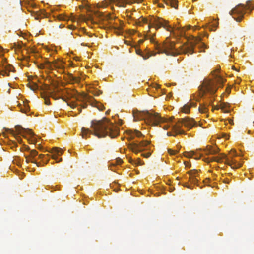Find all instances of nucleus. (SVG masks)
<instances>
[{
	"instance_id": "64",
	"label": "nucleus",
	"mask_w": 254,
	"mask_h": 254,
	"mask_svg": "<svg viewBox=\"0 0 254 254\" xmlns=\"http://www.w3.org/2000/svg\"><path fill=\"white\" fill-rule=\"evenodd\" d=\"M211 30H214V29H213L212 28L210 29Z\"/></svg>"
},
{
	"instance_id": "39",
	"label": "nucleus",
	"mask_w": 254,
	"mask_h": 254,
	"mask_svg": "<svg viewBox=\"0 0 254 254\" xmlns=\"http://www.w3.org/2000/svg\"><path fill=\"white\" fill-rule=\"evenodd\" d=\"M58 19L60 20H65L66 19V17L63 15H59L58 16Z\"/></svg>"
},
{
	"instance_id": "29",
	"label": "nucleus",
	"mask_w": 254,
	"mask_h": 254,
	"mask_svg": "<svg viewBox=\"0 0 254 254\" xmlns=\"http://www.w3.org/2000/svg\"><path fill=\"white\" fill-rule=\"evenodd\" d=\"M69 79L74 82H78L80 81L79 78L78 77L74 76L72 74L70 73L68 74Z\"/></svg>"
},
{
	"instance_id": "41",
	"label": "nucleus",
	"mask_w": 254,
	"mask_h": 254,
	"mask_svg": "<svg viewBox=\"0 0 254 254\" xmlns=\"http://www.w3.org/2000/svg\"><path fill=\"white\" fill-rule=\"evenodd\" d=\"M136 53L137 55H140L142 57L143 52L140 49H136Z\"/></svg>"
},
{
	"instance_id": "2",
	"label": "nucleus",
	"mask_w": 254,
	"mask_h": 254,
	"mask_svg": "<svg viewBox=\"0 0 254 254\" xmlns=\"http://www.w3.org/2000/svg\"><path fill=\"white\" fill-rule=\"evenodd\" d=\"M91 129L83 127L81 133L83 138H86L88 134H92L98 138L105 137L107 136L115 138L119 133V128L109 119L106 118L101 120H93L91 122Z\"/></svg>"
},
{
	"instance_id": "60",
	"label": "nucleus",
	"mask_w": 254,
	"mask_h": 254,
	"mask_svg": "<svg viewBox=\"0 0 254 254\" xmlns=\"http://www.w3.org/2000/svg\"><path fill=\"white\" fill-rule=\"evenodd\" d=\"M139 42H140V43H143V40H139Z\"/></svg>"
},
{
	"instance_id": "44",
	"label": "nucleus",
	"mask_w": 254,
	"mask_h": 254,
	"mask_svg": "<svg viewBox=\"0 0 254 254\" xmlns=\"http://www.w3.org/2000/svg\"><path fill=\"white\" fill-rule=\"evenodd\" d=\"M151 155V153L150 152H148L146 154H142L141 155L144 157L148 158Z\"/></svg>"
},
{
	"instance_id": "16",
	"label": "nucleus",
	"mask_w": 254,
	"mask_h": 254,
	"mask_svg": "<svg viewBox=\"0 0 254 254\" xmlns=\"http://www.w3.org/2000/svg\"><path fill=\"white\" fill-rule=\"evenodd\" d=\"M62 91V89L57 87L54 88L53 91L50 92V96L55 100L59 99L60 98L62 99L65 101V99L62 97L60 95V92Z\"/></svg>"
},
{
	"instance_id": "30",
	"label": "nucleus",
	"mask_w": 254,
	"mask_h": 254,
	"mask_svg": "<svg viewBox=\"0 0 254 254\" xmlns=\"http://www.w3.org/2000/svg\"><path fill=\"white\" fill-rule=\"evenodd\" d=\"M194 154L195 153L193 151L185 152L184 153V156L188 158L192 157Z\"/></svg>"
},
{
	"instance_id": "19",
	"label": "nucleus",
	"mask_w": 254,
	"mask_h": 254,
	"mask_svg": "<svg viewBox=\"0 0 254 254\" xmlns=\"http://www.w3.org/2000/svg\"><path fill=\"white\" fill-rule=\"evenodd\" d=\"M196 103L194 102L188 103L185 104L181 109L182 111L185 113H189L190 109L191 107H196Z\"/></svg>"
},
{
	"instance_id": "3",
	"label": "nucleus",
	"mask_w": 254,
	"mask_h": 254,
	"mask_svg": "<svg viewBox=\"0 0 254 254\" xmlns=\"http://www.w3.org/2000/svg\"><path fill=\"white\" fill-rule=\"evenodd\" d=\"M214 77L213 80H205L199 87L202 96L207 93L213 95L218 89L217 86L220 87L224 82V80L217 74H214Z\"/></svg>"
},
{
	"instance_id": "42",
	"label": "nucleus",
	"mask_w": 254,
	"mask_h": 254,
	"mask_svg": "<svg viewBox=\"0 0 254 254\" xmlns=\"http://www.w3.org/2000/svg\"><path fill=\"white\" fill-rule=\"evenodd\" d=\"M230 154L232 156H235L237 155V153L235 150H231L230 152Z\"/></svg>"
},
{
	"instance_id": "51",
	"label": "nucleus",
	"mask_w": 254,
	"mask_h": 254,
	"mask_svg": "<svg viewBox=\"0 0 254 254\" xmlns=\"http://www.w3.org/2000/svg\"><path fill=\"white\" fill-rule=\"evenodd\" d=\"M87 106V104L86 103H83V104L81 106V107L83 108H86Z\"/></svg>"
},
{
	"instance_id": "7",
	"label": "nucleus",
	"mask_w": 254,
	"mask_h": 254,
	"mask_svg": "<svg viewBox=\"0 0 254 254\" xmlns=\"http://www.w3.org/2000/svg\"><path fill=\"white\" fill-rule=\"evenodd\" d=\"M3 49L0 47V75L2 76L10 75L9 73L13 71V67L7 64L6 59L3 57V54L2 53Z\"/></svg>"
},
{
	"instance_id": "6",
	"label": "nucleus",
	"mask_w": 254,
	"mask_h": 254,
	"mask_svg": "<svg viewBox=\"0 0 254 254\" xmlns=\"http://www.w3.org/2000/svg\"><path fill=\"white\" fill-rule=\"evenodd\" d=\"M149 28L154 27L156 29H158L160 27H162L166 29L167 31H172L174 30H178L180 32V34H183L184 31L183 29L178 26H175V27H172L171 26L168 24L166 21L163 20L161 18H152L148 26Z\"/></svg>"
},
{
	"instance_id": "23",
	"label": "nucleus",
	"mask_w": 254,
	"mask_h": 254,
	"mask_svg": "<svg viewBox=\"0 0 254 254\" xmlns=\"http://www.w3.org/2000/svg\"><path fill=\"white\" fill-rule=\"evenodd\" d=\"M220 108L224 113H229L230 111L229 106L227 103H222L220 105Z\"/></svg>"
},
{
	"instance_id": "40",
	"label": "nucleus",
	"mask_w": 254,
	"mask_h": 254,
	"mask_svg": "<svg viewBox=\"0 0 254 254\" xmlns=\"http://www.w3.org/2000/svg\"><path fill=\"white\" fill-rule=\"evenodd\" d=\"M122 162H123V161L121 158H118L116 160V164H117L118 165L121 164L122 163Z\"/></svg>"
},
{
	"instance_id": "61",
	"label": "nucleus",
	"mask_w": 254,
	"mask_h": 254,
	"mask_svg": "<svg viewBox=\"0 0 254 254\" xmlns=\"http://www.w3.org/2000/svg\"><path fill=\"white\" fill-rule=\"evenodd\" d=\"M190 27H191V26H188V29H190Z\"/></svg>"
},
{
	"instance_id": "26",
	"label": "nucleus",
	"mask_w": 254,
	"mask_h": 254,
	"mask_svg": "<svg viewBox=\"0 0 254 254\" xmlns=\"http://www.w3.org/2000/svg\"><path fill=\"white\" fill-rule=\"evenodd\" d=\"M163 119H164L165 120V121L164 122H161L158 124H157L156 125H158V124H160V127H162L164 130H167L169 127H170V125H168V124H166V125H162V124L163 123H168L169 122V120L166 118H163L162 117Z\"/></svg>"
},
{
	"instance_id": "49",
	"label": "nucleus",
	"mask_w": 254,
	"mask_h": 254,
	"mask_svg": "<svg viewBox=\"0 0 254 254\" xmlns=\"http://www.w3.org/2000/svg\"><path fill=\"white\" fill-rule=\"evenodd\" d=\"M241 79L240 78H238L236 81H235V83L236 84H240V83L241 82Z\"/></svg>"
},
{
	"instance_id": "63",
	"label": "nucleus",
	"mask_w": 254,
	"mask_h": 254,
	"mask_svg": "<svg viewBox=\"0 0 254 254\" xmlns=\"http://www.w3.org/2000/svg\"><path fill=\"white\" fill-rule=\"evenodd\" d=\"M108 113H109V111H107L106 112V114H108Z\"/></svg>"
},
{
	"instance_id": "62",
	"label": "nucleus",
	"mask_w": 254,
	"mask_h": 254,
	"mask_svg": "<svg viewBox=\"0 0 254 254\" xmlns=\"http://www.w3.org/2000/svg\"><path fill=\"white\" fill-rule=\"evenodd\" d=\"M233 69L236 70V69H235V68L234 66H233Z\"/></svg>"
},
{
	"instance_id": "54",
	"label": "nucleus",
	"mask_w": 254,
	"mask_h": 254,
	"mask_svg": "<svg viewBox=\"0 0 254 254\" xmlns=\"http://www.w3.org/2000/svg\"><path fill=\"white\" fill-rule=\"evenodd\" d=\"M142 20L143 21L144 23H147V20L146 19H143Z\"/></svg>"
},
{
	"instance_id": "10",
	"label": "nucleus",
	"mask_w": 254,
	"mask_h": 254,
	"mask_svg": "<svg viewBox=\"0 0 254 254\" xmlns=\"http://www.w3.org/2000/svg\"><path fill=\"white\" fill-rule=\"evenodd\" d=\"M135 2H136L135 0L132 1L130 0H104L97 5L99 8L106 7L110 4L114 3L117 6L125 7L127 4H131Z\"/></svg>"
},
{
	"instance_id": "37",
	"label": "nucleus",
	"mask_w": 254,
	"mask_h": 254,
	"mask_svg": "<svg viewBox=\"0 0 254 254\" xmlns=\"http://www.w3.org/2000/svg\"><path fill=\"white\" fill-rule=\"evenodd\" d=\"M68 105L70 106L72 108H75L77 106V104L75 102H70L68 103Z\"/></svg>"
},
{
	"instance_id": "46",
	"label": "nucleus",
	"mask_w": 254,
	"mask_h": 254,
	"mask_svg": "<svg viewBox=\"0 0 254 254\" xmlns=\"http://www.w3.org/2000/svg\"><path fill=\"white\" fill-rule=\"evenodd\" d=\"M168 152H169V153L170 154H171V155L175 154V153H176L175 151H174V150H172V149H169V150H168Z\"/></svg>"
},
{
	"instance_id": "27",
	"label": "nucleus",
	"mask_w": 254,
	"mask_h": 254,
	"mask_svg": "<svg viewBox=\"0 0 254 254\" xmlns=\"http://www.w3.org/2000/svg\"><path fill=\"white\" fill-rule=\"evenodd\" d=\"M8 131H9V132L15 137L16 140H17V141L18 143H22V140L21 138L20 137L18 136V135H15L14 132V131L13 130L8 129Z\"/></svg>"
},
{
	"instance_id": "25",
	"label": "nucleus",
	"mask_w": 254,
	"mask_h": 254,
	"mask_svg": "<svg viewBox=\"0 0 254 254\" xmlns=\"http://www.w3.org/2000/svg\"><path fill=\"white\" fill-rule=\"evenodd\" d=\"M24 156L26 158V162L27 163L31 162V163L36 164L37 166H40V163H38L36 160H33L32 159H31L29 157V156L24 155Z\"/></svg>"
},
{
	"instance_id": "21",
	"label": "nucleus",
	"mask_w": 254,
	"mask_h": 254,
	"mask_svg": "<svg viewBox=\"0 0 254 254\" xmlns=\"http://www.w3.org/2000/svg\"><path fill=\"white\" fill-rule=\"evenodd\" d=\"M167 5H170L172 7L175 9L177 8V0H163Z\"/></svg>"
},
{
	"instance_id": "43",
	"label": "nucleus",
	"mask_w": 254,
	"mask_h": 254,
	"mask_svg": "<svg viewBox=\"0 0 254 254\" xmlns=\"http://www.w3.org/2000/svg\"><path fill=\"white\" fill-rule=\"evenodd\" d=\"M134 164L137 165H141L142 164L141 160L140 159H138L137 161H135Z\"/></svg>"
},
{
	"instance_id": "4",
	"label": "nucleus",
	"mask_w": 254,
	"mask_h": 254,
	"mask_svg": "<svg viewBox=\"0 0 254 254\" xmlns=\"http://www.w3.org/2000/svg\"><path fill=\"white\" fill-rule=\"evenodd\" d=\"M133 117L134 121L144 120L147 122H149L153 125L165 121L159 115L153 111L149 112L148 111H133Z\"/></svg>"
},
{
	"instance_id": "11",
	"label": "nucleus",
	"mask_w": 254,
	"mask_h": 254,
	"mask_svg": "<svg viewBox=\"0 0 254 254\" xmlns=\"http://www.w3.org/2000/svg\"><path fill=\"white\" fill-rule=\"evenodd\" d=\"M149 144L150 142L146 140H143L140 142L135 141L130 144V148L135 153H138L145 149Z\"/></svg>"
},
{
	"instance_id": "48",
	"label": "nucleus",
	"mask_w": 254,
	"mask_h": 254,
	"mask_svg": "<svg viewBox=\"0 0 254 254\" xmlns=\"http://www.w3.org/2000/svg\"><path fill=\"white\" fill-rule=\"evenodd\" d=\"M23 149L25 150H27V151H30V148L29 147L27 146H24L23 147Z\"/></svg>"
},
{
	"instance_id": "24",
	"label": "nucleus",
	"mask_w": 254,
	"mask_h": 254,
	"mask_svg": "<svg viewBox=\"0 0 254 254\" xmlns=\"http://www.w3.org/2000/svg\"><path fill=\"white\" fill-rule=\"evenodd\" d=\"M198 110L201 113H206L208 111L207 106L204 104H200Z\"/></svg>"
},
{
	"instance_id": "53",
	"label": "nucleus",
	"mask_w": 254,
	"mask_h": 254,
	"mask_svg": "<svg viewBox=\"0 0 254 254\" xmlns=\"http://www.w3.org/2000/svg\"><path fill=\"white\" fill-rule=\"evenodd\" d=\"M75 28V26H73V25H69V28L70 29H73V28Z\"/></svg>"
},
{
	"instance_id": "31",
	"label": "nucleus",
	"mask_w": 254,
	"mask_h": 254,
	"mask_svg": "<svg viewBox=\"0 0 254 254\" xmlns=\"http://www.w3.org/2000/svg\"><path fill=\"white\" fill-rule=\"evenodd\" d=\"M117 21H118V22H119L120 23V25L118 26L117 23L116 22L115 24H116V26L115 27V28L119 31H121L123 29V26L122 25V23L119 20H117Z\"/></svg>"
},
{
	"instance_id": "8",
	"label": "nucleus",
	"mask_w": 254,
	"mask_h": 254,
	"mask_svg": "<svg viewBox=\"0 0 254 254\" xmlns=\"http://www.w3.org/2000/svg\"><path fill=\"white\" fill-rule=\"evenodd\" d=\"M223 159H225V163L230 166L233 169L238 168L242 166V164L237 163V162L233 159H230L227 157V156L224 154H221L219 156L212 157L211 158H206L205 161L208 162L215 161L218 163L221 162Z\"/></svg>"
},
{
	"instance_id": "9",
	"label": "nucleus",
	"mask_w": 254,
	"mask_h": 254,
	"mask_svg": "<svg viewBox=\"0 0 254 254\" xmlns=\"http://www.w3.org/2000/svg\"><path fill=\"white\" fill-rule=\"evenodd\" d=\"M15 128L19 134H21L24 137L27 138L30 143L35 144L36 143L34 134L31 129L24 128L20 125H16Z\"/></svg>"
},
{
	"instance_id": "47",
	"label": "nucleus",
	"mask_w": 254,
	"mask_h": 254,
	"mask_svg": "<svg viewBox=\"0 0 254 254\" xmlns=\"http://www.w3.org/2000/svg\"><path fill=\"white\" fill-rule=\"evenodd\" d=\"M223 182L226 183V184H228L230 182V180H229V179H228L227 178H226V179H224Z\"/></svg>"
},
{
	"instance_id": "34",
	"label": "nucleus",
	"mask_w": 254,
	"mask_h": 254,
	"mask_svg": "<svg viewBox=\"0 0 254 254\" xmlns=\"http://www.w3.org/2000/svg\"><path fill=\"white\" fill-rule=\"evenodd\" d=\"M30 88L32 90L35 91V90L38 89V85L35 83H32L30 85Z\"/></svg>"
},
{
	"instance_id": "13",
	"label": "nucleus",
	"mask_w": 254,
	"mask_h": 254,
	"mask_svg": "<svg viewBox=\"0 0 254 254\" xmlns=\"http://www.w3.org/2000/svg\"><path fill=\"white\" fill-rule=\"evenodd\" d=\"M245 7L242 5H238L234 9H233L230 12L231 15L233 14H238L239 16L237 18H236L234 16H233L234 19H235L237 21L240 22L241 21L243 16L245 13Z\"/></svg>"
},
{
	"instance_id": "14",
	"label": "nucleus",
	"mask_w": 254,
	"mask_h": 254,
	"mask_svg": "<svg viewBox=\"0 0 254 254\" xmlns=\"http://www.w3.org/2000/svg\"><path fill=\"white\" fill-rule=\"evenodd\" d=\"M188 173L190 175L189 181L191 183L198 186L199 185L197 184L198 180L197 178L198 176V171L196 170H191L188 172Z\"/></svg>"
},
{
	"instance_id": "57",
	"label": "nucleus",
	"mask_w": 254,
	"mask_h": 254,
	"mask_svg": "<svg viewBox=\"0 0 254 254\" xmlns=\"http://www.w3.org/2000/svg\"><path fill=\"white\" fill-rule=\"evenodd\" d=\"M44 65H43V64H40V68H44Z\"/></svg>"
},
{
	"instance_id": "15",
	"label": "nucleus",
	"mask_w": 254,
	"mask_h": 254,
	"mask_svg": "<svg viewBox=\"0 0 254 254\" xmlns=\"http://www.w3.org/2000/svg\"><path fill=\"white\" fill-rule=\"evenodd\" d=\"M47 64L48 65V67L50 68L54 67L61 70V71H63L64 68V64L62 62L55 61L53 64H51L50 62H47Z\"/></svg>"
},
{
	"instance_id": "55",
	"label": "nucleus",
	"mask_w": 254,
	"mask_h": 254,
	"mask_svg": "<svg viewBox=\"0 0 254 254\" xmlns=\"http://www.w3.org/2000/svg\"><path fill=\"white\" fill-rule=\"evenodd\" d=\"M12 143L13 144V146L16 147L17 146V144L15 142H13Z\"/></svg>"
},
{
	"instance_id": "56",
	"label": "nucleus",
	"mask_w": 254,
	"mask_h": 254,
	"mask_svg": "<svg viewBox=\"0 0 254 254\" xmlns=\"http://www.w3.org/2000/svg\"><path fill=\"white\" fill-rule=\"evenodd\" d=\"M77 109L79 111V113L81 112V107L78 108Z\"/></svg>"
},
{
	"instance_id": "5",
	"label": "nucleus",
	"mask_w": 254,
	"mask_h": 254,
	"mask_svg": "<svg viewBox=\"0 0 254 254\" xmlns=\"http://www.w3.org/2000/svg\"><path fill=\"white\" fill-rule=\"evenodd\" d=\"M196 124V122H195L192 118H190L188 117L179 119L177 122L176 123V124L172 127V129L175 134H173L170 132H168L167 133V135L168 136H175L177 134H185V131L181 129V127L183 126L189 129H190L193 127L195 126Z\"/></svg>"
},
{
	"instance_id": "33",
	"label": "nucleus",
	"mask_w": 254,
	"mask_h": 254,
	"mask_svg": "<svg viewBox=\"0 0 254 254\" xmlns=\"http://www.w3.org/2000/svg\"><path fill=\"white\" fill-rule=\"evenodd\" d=\"M32 16L34 17L35 19L38 20L40 18V14L38 12H34L32 14Z\"/></svg>"
},
{
	"instance_id": "17",
	"label": "nucleus",
	"mask_w": 254,
	"mask_h": 254,
	"mask_svg": "<svg viewBox=\"0 0 254 254\" xmlns=\"http://www.w3.org/2000/svg\"><path fill=\"white\" fill-rule=\"evenodd\" d=\"M50 152L53 154L52 158L55 160L57 162H59L62 160V159L61 158L60 160L57 161V156L60 155L62 154V149L58 147H54L51 149Z\"/></svg>"
},
{
	"instance_id": "20",
	"label": "nucleus",
	"mask_w": 254,
	"mask_h": 254,
	"mask_svg": "<svg viewBox=\"0 0 254 254\" xmlns=\"http://www.w3.org/2000/svg\"><path fill=\"white\" fill-rule=\"evenodd\" d=\"M143 136V135L141 133V132L138 130H134V131H129L128 139H132L134 138L135 136L139 138Z\"/></svg>"
},
{
	"instance_id": "1",
	"label": "nucleus",
	"mask_w": 254,
	"mask_h": 254,
	"mask_svg": "<svg viewBox=\"0 0 254 254\" xmlns=\"http://www.w3.org/2000/svg\"><path fill=\"white\" fill-rule=\"evenodd\" d=\"M145 39H150L151 43H155V49L158 51L157 53H164L167 55H175L180 53L192 54L194 53V46L197 44L200 52L204 51L203 49L207 48V46L201 42L202 39L200 37L193 36L190 43L183 45L180 51L176 48L175 43L170 41L169 38H167L162 44L155 42L153 37L147 35H145ZM156 54L157 53L153 51H148L145 54L143 53L142 57L146 60L152 56H155Z\"/></svg>"
},
{
	"instance_id": "58",
	"label": "nucleus",
	"mask_w": 254,
	"mask_h": 254,
	"mask_svg": "<svg viewBox=\"0 0 254 254\" xmlns=\"http://www.w3.org/2000/svg\"><path fill=\"white\" fill-rule=\"evenodd\" d=\"M125 43H126V44H127V45H128V44H129V42H128V41H125Z\"/></svg>"
},
{
	"instance_id": "18",
	"label": "nucleus",
	"mask_w": 254,
	"mask_h": 254,
	"mask_svg": "<svg viewBox=\"0 0 254 254\" xmlns=\"http://www.w3.org/2000/svg\"><path fill=\"white\" fill-rule=\"evenodd\" d=\"M95 15L99 18H100L102 20H110V24H112L113 19H112L111 15L109 14H107L106 15H104V13L102 12H100L99 11H95Z\"/></svg>"
},
{
	"instance_id": "59",
	"label": "nucleus",
	"mask_w": 254,
	"mask_h": 254,
	"mask_svg": "<svg viewBox=\"0 0 254 254\" xmlns=\"http://www.w3.org/2000/svg\"><path fill=\"white\" fill-rule=\"evenodd\" d=\"M197 28H198V27H197V26H195V27H194V30H196V29H197Z\"/></svg>"
},
{
	"instance_id": "32",
	"label": "nucleus",
	"mask_w": 254,
	"mask_h": 254,
	"mask_svg": "<svg viewBox=\"0 0 254 254\" xmlns=\"http://www.w3.org/2000/svg\"><path fill=\"white\" fill-rule=\"evenodd\" d=\"M20 110L22 112L26 113L30 109L28 105H25L24 108H21Z\"/></svg>"
},
{
	"instance_id": "12",
	"label": "nucleus",
	"mask_w": 254,
	"mask_h": 254,
	"mask_svg": "<svg viewBox=\"0 0 254 254\" xmlns=\"http://www.w3.org/2000/svg\"><path fill=\"white\" fill-rule=\"evenodd\" d=\"M78 100L82 102H88L90 103L92 106H96L100 111H103L104 109H105V107L103 105L95 102L94 98L92 96L87 94H84L81 95L78 97Z\"/></svg>"
},
{
	"instance_id": "52",
	"label": "nucleus",
	"mask_w": 254,
	"mask_h": 254,
	"mask_svg": "<svg viewBox=\"0 0 254 254\" xmlns=\"http://www.w3.org/2000/svg\"><path fill=\"white\" fill-rule=\"evenodd\" d=\"M84 31V33H86L87 35H88L89 37H91L92 36V34H89L88 33H86V31H85V30H83Z\"/></svg>"
},
{
	"instance_id": "50",
	"label": "nucleus",
	"mask_w": 254,
	"mask_h": 254,
	"mask_svg": "<svg viewBox=\"0 0 254 254\" xmlns=\"http://www.w3.org/2000/svg\"><path fill=\"white\" fill-rule=\"evenodd\" d=\"M129 161L130 163H132V164H134L135 163V161L133 160L131 158H130L129 160Z\"/></svg>"
},
{
	"instance_id": "22",
	"label": "nucleus",
	"mask_w": 254,
	"mask_h": 254,
	"mask_svg": "<svg viewBox=\"0 0 254 254\" xmlns=\"http://www.w3.org/2000/svg\"><path fill=\"white\" fill-rule=\"evenodd\" d=\"M206 153L207 154H215L218 153L217 149L213 148L212 146H208L205 149Z\"/></svg>"
},
{
	"instance_id": "45",
	"label": "nucleus",
	"mask_w": 254,
	"mask_h": 254,
	"mask_svg": "<svg viewBox=\"0 0 254 254\" xmlns=\"http://www.w3.org/2000/svg\"><path fill=\"white\" fill-rule=\"evenodd\" d=\"M45 103L47 105H50V102L49 98L45 99Z\"/></svg>"
},
{
	"instance_id": "35",
	"label": "nucleus",
	"mask_w": 254,
	"mask_h": 254,
	"mask_svg": "<svg viewBox=\"0 0 254 254\" xmlns=\"http://www.w3.org/2000/svg\"><path fill=\"white\" fill-rule=\"evenodd\" d=\"M39 157V158L41 159L43 162H44L45 160V163L46 164H47V162H48V159H46L45 156L44 155L40 154V155H39V157Z\"/></svg>"
},
{
	"instance_id": "38",
	"label": "nucleus",
	"mask_w": 254,
	"mask_h": 254,
	"mask_svg": "<svg viewBox=\"0 0 254 254\" xmlns=\"http://www.w3.org/2000/svg\"><path fill=\"white\" fill-rule=\"evenodd\" d=\"M183 186L187 188L193 189V187L191 185H189L188 183H185L184 184H183Z\"/></svg>"
},
{
	"instance_id": "28",
	"label": "nucleus",
	"mask_w": 254,
	"mask_h": 254,
	"mask_svg": "<svg viewBox=\"0 0 254 254\" xmlns=\"http://www.w3.org/2000/svg\"><path fill=\"white\" fill-rule=\"evenodd\" d=\"M37 155L38 152L36 150L34 149L30 150V155L29 156L30 158L32 159L33 160H35L34 158Z\"/></svg>"
},
{
	"instance_id": "36",
	"label": "nucleus",
	"mask_w": 254,
	"mask_h": 254,
	"mask_svg": "<svg viewBox=\"0 0 254 254\" xmlns=\"http://www.w3.org/2000/svg\"><path fill=\"white\" fill-rule=\"evenodd\" d=\"M91 92L95 96H99L100 94L102 93V92L100 90H94L93 91H91Z\"/></svg>"
}]
</instances>
